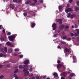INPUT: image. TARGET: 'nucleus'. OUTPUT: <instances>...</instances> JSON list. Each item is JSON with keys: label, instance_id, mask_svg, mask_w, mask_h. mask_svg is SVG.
<instances>
[{"label": "nucleus", "instance_id": "obj_4", "mask_svg": "<svg viewBox=\"0 0 79 79\" xmlns=\"http://www.w3.org/2000/svg\"><path fill=\"white\" fill-rule=\"evenodd\" d=\"M64 28V25L63 24H62L59 27V29L60 30H62V29Z\"/></svg>", "mask_w": 79, "mask_h": 79}, {"label": "nucleus", "instance_id": "obj_1", "mask_svg": "<svg viewBox=\"0 0 79 79\" xmlns=\"http://www.w3.org/2000/svg\"><path fill=\"white\" fill-rule=\"evenodd\" d=\"M16 35H12L10 36H9V39L10 41H13L14 40V39H15L16 37Z\"/></svg>", "mask_w": 79, "mask_h": 79}, {"label": "nucleus", "instance_id": "obj_42", "mask_svg": "<svg viewBox=\"0 0 79 79\" xmlns=\"http://www.w3.org/2000/svg\"><path fill=\"white\" fill-rule=\"evenodd\" d=\"M17 75L16 74H15L14 75V77H17Z\"/></svg>", "mask_w": 79, "mask_h": 79}, {"label": "nucleus", "instance_id": "obj_27", "mask_svg": "<svg viewBox=\"0 0 79 79\" xmlns=\"http://www.w3.org/2000/svg\"><path fill=\"white\" fill-rule=\"evenodd\" d=\"M71 16V14L70 13H68V14L67 18H69Z\"/></svg>", "mask_w": 79, "mask_h": 79}, {"label": "nucleus", "instance_id": "obj_40", "mask_svg": "<svg viewBox=\"0 0 79 79\" xmlns=\"http://www.w3.org/2000/svg\"><path fill=\"white\" fill-rule=\"evenodd\" d=\"M39 1L41 3H43V0H39Z\"/></svg>", "mask_w": 79, "mask_h": 79}, {"label": "nucleus", "instance_id": "obj_56", "mask_svg": "<svg viewBox=\"0 0 79 79\" xmlns=\"http://www.w3.org/2000/svg\"><path fill=\"white\" fill-rule=\"evenodd\" d=\"M69 4H67V8H68V7H69Z\"/></svg>", "mask_w": 79, "mask_h": 79}, {"label": "nucleus", "instance_id": "obj_22", "mask_svg": "<svg viewBox=\"0 0 79 79\" xmlns=\"http://www.w3.org/2000/svg\"><path fill=\"white\" fill-rule=\"evenodd\" d=\"M19 69H22V68H23V66L22 65H19Z\"/></svg>", "mask_w": 79, "mask_h": 79}, {"label": "nucleus", "instance_id": "obj_34", "mask_svg": "<svg viewBox=\"0 0 79 79\" xmlns=\"http://www.w3.org/2000/svg\"><path fill=\"white\" fill-rule=\"evenodd\" d=\"M28 70V69H24L23 70V72H25V71H27Z\"/></svg>", "mask_w": 79, "mask_h": 79}, {"label": "nucleus", "instance_id": "obj_2", "mask_svg": "<svg viewBox=\"0 0 79 79\" xmlns=\"http://www.w3.org/2000/svg\"><path fill=\"white\" fill-rule=\"evenodd\" d=\"M53 30H55L56 29V24L54 23L52 26Z\"/></svg>", "mask_w": 79, "mask_h": 79}, {"label": "nucleus", "instance_id": "obj_44", "mask_svg": "<svg viewBox=\"0 0 79 79\" xmlns=\"http://www.w3.org/2000/svg\"><path fill=\"white\" fill-rule=\"evenodd\" d=\"M35 5V3H34L31 4L32 6H34Z\"/></svg>", "mask_w": 79, "mask_h": 79}, {"label": "nucleus", "instance_id": "obj_55", "mask_svg": "<svg viewBox=\"0 0 79 79\" xmlns=\"http://www.w3.org/2000/svg\"><path fill=\"white\" fill-rule=\"evenodd\" d=\"M3 56L4 57H5V58H6V55H3Z\"/></svg>", "mask_w": 79, "mask_h": 79}, {"label": "nucleus", "instance_id": "obj_37", "mask_svg": "<svg viewBox=\"0 0 79 79\" xmlns=\"http://www.w3.org/2000/svg\"><path fill=\"white\" fill-rule=\"evenodd\" d=\"M33 2H34V3H36L37 2V0H33Z\"/></svg>", "mask_w": 79, "mask_h": 79}, {"label": "nucleus", "instance_id": "obj_9", "mask_svg": "<svg viewBox=\"0 0 79 79\" xmlns=\"http://www.w3.org/2000/svg\"><path fill=\"white\" fill-rule=\"evenodd\" d=\"M53 75L54 77H58V73H54Z\"/></svg>", "mask_w": 79, "mask_h": 79}, {"label": "nucleus", "instance_id": "obj_8", "mask_svg": "<svg viewBox=\"0 0 79 79\" xmlns=\"http://www.w3.org/2000/svg\"><path fill=\"white\" fill-rule=\"evenodd\" d=\"M57 21L58 22H59V23L60 24H62V19H60L58 20Z\"/></svg>", "mask_w": 79, "mask_h": 79}, {"label": "nucleus", "instance_id": "obj_48", "mask_svg": "<svg viewBox=\"0 0 79 79\" xmlns=\"http://www.w3.org/2000/svg\"><path fill=\"white\" fill-rule=\"evenodd\" d=\"M77 5H78V6H79V1H78L77 2Z\"/></svg>", "mask_w": 79, "mask_h": 79}, {"label": "nucleus", "instance_id": "obj_31", "mask_svg": "<svg viewBox=\"0 0 79 79\" xmlns=\"http://www.w3.org/2000/svg\"><path fill=\"white\" fill-rule=\"evenodd\" d=\"M74 75V73H72L70 74V76H71V77H73V76Z\"/></svg>", "mask_w": 79, "mask_h": 79}, {"label": "nucleus", "instance_id": "obj_17", "mask_svg": "<svg viewBox=\"0 0 79 79\" xmlns=\"http://www.w3.org/2000/svg\"><path fill=\"white\" fill-rule=\"evenodd\" d=\"M65 52H69V50L67 48H65Z\"/></svg>", "mask_w": 79, "mask_h": 79}, {"label": "nucleus", "instance_id": "obj_21", "mask_svg": "<svg viewBox=\"0 0 79 79\" xmlns=\"http://www.w3.org/2000/svg\"><path fill=\"white\" fill-rule=\"evenodd\" d=\"M77 32V34H79V30L78 29H76L75 30Z\"/></svg>", "mask_w": 79, "mask_h": 79}, {"label": "nucleus", "instance_id": "obj_54", "mask_svg": "<svg viewBox=\"0 0 79 79\" xmlns=\"http://www.w3.org/2000/svg\"><path fill=\"white\" fill-rule=\"evenodd\" d=\"M2 32H3V33H5V29L3 30L2 31Z\"/></svg>", "mask_w": 79, "mask_h": 79}, {"label": "nucleus", "instance_id": "obj_50", "mask_svg": "<svg viewBox=\"0 0 79 79\" xmlns=\"http://www.w3.org/2000/svg\"><path fill=\"white\" fill-rule=\"evenodd\" d=\"M69 27L68 26H66V29H68L69 28Z\"/></svg>", "mask_w": 79, "mask_h": 79}, {"label": "nucleus", "instance_id": "obj_63", "mask_svg": "<svg viewBox=\"0 0 79 79\" xmlns=\"http://www.w3.org/2000/svg\"><path fill=\"white\" fill-rule=\"evenodd\" d=\"M57 32H58V33H59L60 32V30H58L57 31Z\"/></svg>", "mask_w": 79, "mask_h": 79}, {"label": "nucleus", "instance_id": "obj_35", "mask_svg": "<svg viewBox=\"0 0 79 79\" xmlns=\"http://www.w3.org/2000/svg\"><path fill=\"white\" fill-rule=\"evenodd\" d=\"M23 15L24 16H27V13H24Z\"/></svg>", "mask_w": 79, "mask_h": 79}, {"label": "nucleus", "instance_id": "obj_41", "mask_svg": "<svg viewBox=\"0 0 79 79\" xmlns=\"http://www.w3.org/2000/svg\"><path fill=\"white\" fill-rule=\"evenodd\" d=\"M36 79H40L39 77V76H36Z\"/></svg>", "mask_w": 79, "mask_h": 79}, {"label": "nucleus", "instance_id": "obj_51", "mask_svg": "<svg viewBox=\"0 0 79 79\" xmlns=\"http://www.w3.org/2000/svg\"><path fill=\"white\" fill-rule=\"evenodd\" d=\"M57 62L58 63H61V62L60 61V60H58V61H57Z\"/></svg>", "mask_w": 79, "mask_h": 79}, {"label": "nucleus", "instance_id": "obj_52", "mask_svg": "<svg viewBox=\"0 0 79 79\" xmlns=\"http://www.w3.org/2000/svg\"><path fill=\"white\" fill-rule=\"evenodd\" d=\"M9 50L10 51V53H11V52H12V49L10 48Z\"/></svg>", "mask_w": 79, "mask_h": 79}, {"label": "nucleus", "instance_id": "obj_61", "mask_svg": "<svg viewBox=\"0 0 79 79\" xmlns=\"http://www.w3.org/2000/svg\"><path fill=\"white\" fill-rule=\"evenodd\" d=\"M2 25H0V29H2Z\"/></svg>", "mask_w": 79, "mask_h": 79}, {"label": "nucleus", "instance_id": "obj_19", "mask_svg": "<svg viewBox=\"0 0 79 79\" xmlns=\"http://www.w3.org/2000/svg\"><path fill=\"white\" fill-rule=\"evenodd\" d=\"M63 76L64 77H66V72H64L62 73Z\"/></svg>", "mask_w": 79, "mask_h": 79}, {"label": "nucleus", "instance_id": "obj_62", "mask_svg": "<svg viewBox=\"0 0 79 79\" xmlns=\"http://www.w3.org/2000/svg\"><path fill=\"white\" fill-rule=\"evenodd\" d=\"M61 79H65V78L64 77H61Z\"/></svg>", "mask_w": 79, "mask_h": 79}, {"label": "nucleus", "instance_id": "obj_49", "mask_svg": "<svg viewBox=\"0 0 79 79\" xmlns=\"http://www.w3.org/2000/svg\"><path fill=\"white\" fill-rule=\"evenodd\" d=\"M13 55H14V56H17L18 54L15 53L13 54Z\"/></svg>", "mask_w": 79, "mask_h": 79}, {"label": "nucleus", "instance_id": "obj_24", "mask_svg": "<svg viewBox=\"0 0 79 79\" xmlns=\"http://www.w3.org/2000/svg\"><path fill=\"white\" fill-rule=\"evenodd\" d=\"M61 44L64 45V44H66V42H64V41H62L61 42Z\"/></svg>", "mask_w": 79, "mask_h": 79}, {"label": "nucleus", "instance_id": "obj_26", "mask_svg": "<svg viewBox=\"0 0 79 79\" xmlns=\"http://www.w3.org/2000/svg\"><path fill=\"white\" fill-rule=\"evenodd\" d=\"M67 37L66 36H64V37H63L62 39L63 40H65V39H66Z\"/></svg>", "mask_w": 79, "mask_h": 79}, {"label": "nucleus", "instance_id": "obj_16", "mask_svg": "<svg viewBox=\"0 0 79 79\" xmlns=\"http://www.w3.org/2000/svg\"><path fill=\"white\" fill-rule=\"evenodd\" d=\"M4 50L5 52H7V48L5 47L4 48Z\"/></svg>", "mask_w": 79, "mask_h": 79}, {"label": "nucleus", "instance_id": "obj_11", "mask_svg": "<svg viewBox=\"0 0 79 79\" xmlns=\"http://www.w3.org/2000/svg\"><path fill=\"white\" fill-rule=\"evenodd\" d=\"M10 8H12V9H14L15 8V6L13 4H11L10 5Z\"/></svg>", "mask_w": 79, "mask_h": 79}, {"label": "nucleus", "instance_id": "obj_47", "mask_svg": "<svg viewBox=\"0 0 79 79\" xmlns=\"http://www.w3.org/2000/svg\"><path fill=\"white\" fill-rule=\"evenodd\" d=\"M10 47H13L14 45H13V44H10Z\"/></svg>", "mask_w": 79, "mask_h": 79}, {"label": "nucleus", "instance_id": "obj_5", "mask_svg": "<svg viewBox=\"0 0 79 79\" xmlns=\"http://www.w3.org/2000/svg\"><path fill=\"white\" fill-rule=\"evenodd\" d=\"M29 63V60H27L24 61V64H28Z\"/></svg>", "mask_w": 79, "mask_h": 79}, {"label": "nucleus", "instance_id": "obj_33", "mask_svg": "<svg viewBox=\"0 0 79 79\" xmlns=\"http://www.w3.org/2000/svg\"><path fill=\"white\" fill-rule=\"evenodd\" d=\"M0 40L2 41L4 40V39L3 37H2L0 38Z\"/></svg>", "mask_w": 79, "mask_h": 79}, {"label": "nucleus", "instance_id": "obj_6", "mask_svg": "<svg viewBox=\"0 0 79 79\" xmlns=\"http://www.w3.org/2000/svg\"><path fill=\"white\" fill-rule=\"evenodd\" d=\"M31 27L32 28H33L35 27V23H31Z\"/></svg>", "mask_w": 79, "mask_h": 79}, {"label": "nucleus", "instance_id": "obj_15", "mask_svg": "<svg viewBox=\"0 0 79 79\" xmlns=\"http://www.w3.org/2000/svg\"><path fill=\"white\" fill-rule=\"evenodd\" d=\"M62 8H63V6H59V11H61V10H62Z\"/></svg>", "mask_w": 79, "mask_h": 79}, {"label": "nucleus", "instance_id": "obj_7", "mask_svg": "<svg viewBox=\"0 0 79 79\" xmlns=\"http://www.w3.org/2000/svg\"><path fill=\"white\" fill-rule=\"evenodd\" d=\"M29 74V71H27L24 73V75L25 76H28Z\"/></svg>", "mask_w": 79, "mask_h": 79}, {"label": "nucleus", "instance_id": "obj_53", "mask_svg": "<svg viewBox=\"0 0 79 79\" xmlns=\"http://www.w3.org/2000/svg\"><path fill=\"white\" fill-rule=\"evenodd\" d=\"M57 36V35L56 34H54V37H56Z\"/></svg>", "mask_w": 79, "mask_h": 79}, {"label": "nucleus", "instance_id": "obj_64", "mask_svg": "<svg viewBox=\"0 0 79 79\" xmlns=\"http://www.w3.org/2000/svg\"><path fill=\"white\" fill-rule=\"evenodd\" d=\"M15 79H19L18 77V76L16 77H15Z\"/></svg>", "mask_w": 79, "mask_h": 79}, {"label": "nucleus", "instance_id": "obj_46", "mask_svg": "<svg viewBox=\"0 0 79 79\" xmlns=\"http://www.w3.org/2000/svg\"><path fill=\"white\" fill-rule=\"evenodd\" d=\"M71 35L72 37H73V36H74V34H73V33H71Z\"/></svg>", "mask_w": 79, "mask_h": 79}, {"label": "nucleus", "instance_id": "obj_25", "mask_svg": "<svg viewBox=\"0 0 79 79\" xmlns=\"http://www.w3.org/2000/svg\"><path fill=\"white\" fill-rule=\"evenodd\" d=\"M17 72H18V69H16L14 72V73H17Z\"/></svg>", "mask_w": 79, "mask_h": 79}, {"label": "nucleus", "instance_id": "obj_45", "mask_svg": "<svg viewBox=\"0 0 79 79\" xmlns=\"http://www.w3.org/2000/svg\"><path fill=\"white\" fill-rule=\"evenodd\" d=\"M73 1V0H70L69 1V3H72Z\"/></svg>", "mask_w": 79, "mask_h": 79}, {"label": "nucleus", "instance_id": "obj_28", "mask_svg": "<svg viewBox=\"0 0 79 79\" xmlns=\"http://www.w3.org/2000/svg\"><path fill=\"white\" fill-rule=\"evenodd\" d=\"M19 56L20 58H22L23 57V55H19Z\"/></svg>", "mask_w": 79, "mask_h": 79}, {"label": "nucleus", "instance_id": "obj_13", "mask_svg": "<svg viewBox=\"0 0 79 79\" xmlns=\"http://www.w3.org/2000/svg\"><path fill=\"white\" fill-rule=\"evenodd\" d=\"M76 15L74 14H73L70 16L71 18L72 19V18H73V17H76Z\"/></svg>", "mask_w": 79, "mask_h": 79}, {"label": "nucleus", "instance_id": "obj_18", "mask_svg": "<svg viewBox=\"0 0 79 79\" xmlns=\"http://www.w3.org/2000/svg\"><path fill=\"white\" fill-rule=\"evenodd\" d=\"M11 43H10V42H7L6 43V44L8 45V46H10V44Z\"/></svg>", "mask_w": 79, "mask_h": 79}, {"label": "nucleus", "instance_id": "obj_59", "mask_svg": "<svg viewBox=\"0 0 79 79\" xmlns=\"http://www.w3.org/2000/svg\"><path fill=\"white\" fill-rule=\"evenodd\" d=\"M22 0H18V2L19 3H20V2H21Z\"/></svg>", "mask_w": 79, "mask_h": 79}, {"label": "nucleus", "instance_id": "obj_14", "mask_svg": "<svg viewBox=\"0 0 79 79\" xmlns=\"http://www.w3.org/2000/svg\"><path fill=\"white\" fill-rule=\"evenodd\" d=\"M29 3H31V1H27L25 3L26 5H28Z\"/></svg>", "mask_w": 79, "mask_h": 79}, {"label": "nucleus", "instance_id": "obj_38", "mask_svg": "<svg viewBox=\"0 0 79 79\" xmlns=\"http://www.w3.org/2000/svg\"><path fill=\"white\" fill-rule=\"evenodd\" d=\"M75 37H77V36H78V35H78V34L77 33H75Z\"/></svg>", "mask_w": 79, "mask_h": 79}, {"label": "nucleus", "instance_id": "obj_39", "mask_svg": "<svg viewBox=\"0 0 79 79\" xmlns=\"http://www.w3.org/2000/svg\"><path fill=\"white\" fill-rule=\"evenodd\" d=\"M29 79H35V77H32L31 78H30Z\"/></svg>", "mask_w": 79, "mask_h": 79}, {"label": "nucleus", "instance_id": "obj_60", "mask_svg": "<svg viewBox=\"0 0 79 79\" xmlns=\"http://www.w3.org/2000/svg\"><path fill=\"white\" fill-rule=\"evenodd\" d=\"M2 66H3L2 65L0 64V68H2Z\"/></svg>", "mask_w": 79, "mask_h": 79}, {"label": "nucleus", "instance_id": "obj_32", "mask_svg": "<svg viewBox=\"0 0 79 79\" xmlns=\"http://www.w3.org/2000/svg\"><path fill=\"white\" fill-rule=\"evenodd\" d=\"M3 77H4L3 75H2L0 76V79H3Z\"/></svg>", "mask_w": 79, "mask_h": 79}, {"label": "nucleus", "instance_id": "obj_23", "mask_svg": "<svg viewBox=\"0 0 79 79\" xmlns=\"http://www.w3.org/2000/svg\"><path fill=\"white\" fill-rule=\"evenodd\" d=\"M19 49H15V52H18V51H19Z\"/></svg>", "mask_w": 79, "mask_h": 79}, {"label": "nucleus", "instance_id": "obj_57", "mask_svg": "<svg viewBox=\"0 0 79 79\" xmlns=\"http://www.w3.org/2000/svg\"><path fill=\"white\" fill-rule=\"evenodd\" d=\"M57 48H60V49H61V47L60 46H58Z\"/></svg>", "mask_w": 79, "mask_h": 79}, {"label": "nucleus", "instance_id": "obj_10", "mask_svg": "<svg viewBox=\"0 0 79 79\" xmlns=\"http://www.w3.org/2000/svg\"><path fill=\"white\" fill-rule=\"evenodd\" d=\"M62 66V64H59L57 65V69H58V68H61Z\"/></svg>", "mask_w": 79, "mask_h": 79}, {"label": "nucleus", "instance_id": "obj_30", "mask_svg": "<svg viewBox=\"0 0 79 79\" xmlns=\"http://www.w3.org/2000/svg\"><path fill=\"white\" fill-rule=\"evenodd\" d=\"M7 35H11V32H8L7 33Z\"/></svg>", "mask_w": 79, "mask_h": 79}, {"label": "nucleus", "instance_id": "obj_36", "mask_svg": "<svg viewBox=\"0 0 79 79\" xmlns=\"http://www.w3.org/2000/svg\"><path fill=\"white\" fill-rule=\"evenodd\" d=\"M3 53H0V57H2L3 56Z\"/></svg>", "mask_w": 79, "mask_h": 79}, {"label": "nucleus", "instance_id": "obj_58", "mask_svg": "<svg viewBox=\"0 0 79 79\" xmlns=\"http://www.w3.org/2000/svg\"><path fill=\"white\" fill-rule=\"evenodd\" d=\"M14 2H17V0H13Z\"/></svg>", "mask_w": 79, "mask_h": 79}, {"label": "nucleus", "instance_id": "obj_20", "mask_svg": "<svg viewBox=\"0 0 79 79\" xmlns=\"http://www.w3.org/2000/svg\"><path fill=\"white\" fill-rule=\"evenodd\" d=\"M75 10L76 11H77V10H79V7H75Z\"/></svg>", "mask_w": 79, "mask_h": 79}, {"label": "nucleus", "instance_id": "obj_3", "mask_svg": "<svg viewBox=\"0 0 79 79\" xmlns=\"http://www.w3.org/2000/svg\"><path fill=\"white\" fill-rule=\"evenodd\" d=\"M73 11V9L70 8H68V9L65 10V12L67 13H68L69 11Z\"/></svg>", "mask_w": 79, "mask_h": 79}, {"label": "nucleus", "instance_id": "obj_12", "mask_svg": "<svg viewBox=\"0 0 79 79\" xmlns=\"http://www.w3.org/2000/svg\"><path fill=\"white\" fill-rule=\"evenodd\" d=\"M73 63H75V62L76 61V57L75 56H73Z\"/></svg>", "mask_w": 79, "mask_h": 79}, {"label": "nucleus", "instance_id": "obj_29", "mask_svg": "<svg viewBox=\"0 0 79 79\" xmlns=\"http://www.w3.org/2000/svg\"><path fill=\"white\" fill-rule=\"evenodd\" d=\"M27 68V65H24V66L23 69H26V68Z\"/></svg>", "mask_w": 79, "mask_h": 79}, {"label": "nucleus", "instance_id": "obj_43", "mask_svg": "<svg viewBox=\"0 0 79 79\" xmlns=\"http://www.w3.org/2000/svg\"><path fill=\"white\" fill-rule=\"evenodd\" d=\"M32 71V68H30V70H29V71H30V72H31V71Z\"/></svg>", "mask_w": 79, "mask_h": 79}]
</instances>
